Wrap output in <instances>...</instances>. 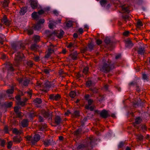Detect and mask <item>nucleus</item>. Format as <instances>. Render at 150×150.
Wrapping results in <instances>:
<instances>
[{
    "mask_svg": "<svg viewBox=\"0 0 150 150\" xmlns=\"http://www.w3.org/2000/svg\"><path fill=\"white\" fill-rule=\"evenodd\" d=\"M133 44L132 43L130 40H127L125 41V46L126 47L128 48H130L133 47Z\"/></svg>",
    "mask_w": 150,
    "mask_h": 150,
    "instance_id": "2eb2a0df",
    "label": "nucleus"
},
{
    "mask_svg": "<svg viewBox=\"0 0 150 150\" xmlns=\"http://www.w3.org/2000/svg\"><path fill=\"white\" fill-rule=\"evenodd\" d=\"M39 57L37 56L33 58V59L36 62H38L40 60Z\"/></svg>",
    "mask_w": 150,
    "mask_h": 150,
    "instance_id": "0e129e2a",
    "label": "nucleus"
},
{
    "mask_svg": "<svg viewBox=\"0 0 150 150\" xmlns=\"http://www.w3.org/2000/svg\"><path fill=\"white\" fill-rule=\"evenodd\" d=\"M13 132L14 134H19V131L16 128H14L13 130Z\"/></svg>",
    "mask_w": 150,
    "mask_h": 150,
    "instance_id": "603ef678",
    "label": "nucleus"
},
{
    "mask_svg": "<svg viewBox=\"0 0 150 150\" xmlns=\"http://www.w3.org/2000/svg\"><path fill=\"white\" fill-rule=\"evenodd\" d=\"M22 139L20 136H16L13 137V142L16 143H19L21 142Z\"/></svg>",
    "mask_w": 150,
    "mask_h": 150,
    "instance_id": "1a4fd4ad",
    "label": "nucleus"
},
{
    "mask_svg": "<svg viewBox=\"0 0 150 150\" xmlns=\"http://www.w3.org/2000/svg\"><path fill=\"white\" fill-rule=\"evenodd\" d=\"M44 116L46 118H49V119H52V115L51 113L49 112H45L43 114Z\"/></svg>",
    "mask_w": 150,
    "mask_h": 150,
    "instance_id": "aec40b11",
    "label": "nucleus"
},
{
    "mask_svg": "<svg viewBox=\"0 0 150 150\" xmlns=\"http://www.w3.org/2000/svg\"><path fill=\"white\" fill-rule=\"evenodd\" d=\"M45 22V20L43 19H40L39 21L38 22V23L40 24H42L43 23Z\"/></svg>",
    "mask_w": 150,
    "mask_h": 150,
    "instance_id": "bf43d9fd",
    "label": "nucleus"
},
{
    "mask_svg": "<svg viewBox=\"0 0 150 150\" xmlns=\"http://www.w3.org/2000/svg\"><path fill=\"white\" fill-rule=\"evenodd\" d=\"M137 52L138 54L141 55H143L145 53L144 49L143 47H139L137 50Z\"/></svg>",
    "mask_w": 150,
    "mask_h": 150,
    "instance_id": "6ab92c4d",
    "label": "nucleus"
},
{
    "mask_svg": "<svg viewBox=\"0 0 150 150\" xmlns=\"http://www.w3.org/2000/svg\"><path fill=\"white\" fill-rule=\"evenodd\" d=\"M11 53L13 54L15 52H17L14 58V65L18 67L20 64L22 60L25 58L23 54L21 51L25 49V45L21 42L17 43H13L11 44Z\"/></svg>",
    "mask_w": 150,
    "mask_h": 150,
    "instance_id": "f257e3e1",
    "label": "nucleus"
},
{
    "mask_svg": "<svg viewBox=\"0 0 150 150\" xmlns=\"http://www.w3.org/2000/svg\"><path fill=\"white\" fill-rule=\"evenodd\" d=\"M38 120L40 122H44V119L43 117L41 116H38Z\"/></svg>",
    "mask_w": 150,
    "mask_h": 150,
    "instance_id": "4d7b16f0",
    "label": "nucleus"
},
{
    "mask_svg": "<svg viewBox=\"0 0 150 150\" xmlns=\"http://www.w3.org/2000/svg\"><path fill=\"white\" fill-rule=\"evenodd\" d=\"M12 102H10L6 103V106L7 108H10L12 106Z\"/></svg>",
    "mask_w": 150,
    "mask_h": 150,
    "instance_id": "3c124183",
    "label": "nucleus"
},
{
    "mask_svg": "<svg viewBox=\"0 0 150 150\" xmlns=\"http://www.w3.org/2000/svg\"><path fill=\"white\" fill-rule=\"evenodd\" d=\"M26 64L27 66V67H31L33 66V63L32 61H28L26 62Z\"/></svg>",
    "mask_w": 150,
    "mask_h": 150,
    "instance_id": "c85d7f7f",
    "label": "nucleus"
},
{
    "mask_svg": "<svg viewBox=\"0 0 150 150\" xmlns=\"http://www.w3.org/2000/svg\"><path fill=\"white\" fill-rule=\"evenodd\" d=\"M31 1V6L33 9H36L38 7V1L36 0H30Z\"/></svg>",
    "mask_w": 150,
    "mask_h": 150,
    "instance_id": "9d476101",
    "label": "nucleus"
},
{
    "mask_svg": "<svg viewBox=\"0 0 150 150\" xmlns=\"http://www.w3.org/2000/svg\"><path fill=\"white\" fill-rule=\"evenodd\" d=\"M87 100L88 105H86L85 108L87 109L90 110L91 111H93V110L94 106H91V105L93 102V100L91 99H89Z\"/></svg>",
    "mask_w": 150,
    "mask_h": 150,
    "instance_id": "39448f33",
    "label": "nucleus"
},
{
    "mask_svg": "<svg viewBox=\"0 0 150 150\" xmlns=\"http://www.w3.org/2000/svg\"><path fill=\"white\" fill-rule=\"evenodd\" d=\"M32 18L34 19H37L39 18V15H38L37 13L35 12H33L32 14Z\"/></svg>",
    "mask_w": 150,
    "mask_h": 150,
    "instance_id": "a878e982",
    "label": "nucleus"
},
{
    "mask_svg": "<svg viewBox=\"0 0 150 150\" xmlns=\"http://www.w3.org/2000/svg\"><path fill=\"white\" fill-rule=\"evenodd\" d=\"M17 104L18 105H21L23 106L25 105V102L18 101L17 102Z\"/></svg>",
    "mask_w": 150,
    "mask_h": 150,
    "instance_id": "ea45409f",
    "label": "nucleus"
},
{
    "mask_svg": "<svg viewBox=\"0 0 150 150\" xmlns=\"http://www.w3.org/2000/svg\"><path fill=\"white\" fill-rule=\"evenodd\" d=\"M28 120L23 119L21 122L22 126L23 127H27L28 125Z\"/></svg>",
    "mask_w": 150,
    "mask_h": 150,
    "instance_id": "f3484780",
    "label": "nucleus"
},
{
    "mask_svg": "<svg viewBox=\"0 0 150 150\" xmlns=\"http://www.w3.org/2000/svg\"><path fill=\"white\" fill-rule=\"evenodd\" d=\"M51 71L50 69H45L43 70V71L46 74H48Z\"/></svg>",
    "mask_w": 150,
    "mask_h": 150,
    "instance_id": "79ce46f5",
    "label": "nucleus"
},
{
    "mask_svg": "<svg viewBox=\"0 0 150 150\" xmlns=\"http://www.w3.org/2000/svg\"><path fill=\"white\" fill-rule=\"evenodd\" d=\"M129 85L131 86L137 85V81L134 80L131 82L129 83Z\"/></svg>",
    "mask_w": 150,
    "mask_h": 150,
    "instance_id": "de8ad7c7",
    "label": "nucleus"
},
{
    "mask_svg": "<svg viewBox=\"0 0 150 150\" xmlns=\"http://www.w3.org/2000/svg\"><path fill=\"white\" fill-rule=\"evenodd\" d=\"M105 42L107 44H109L110 43V41L108 38H106L105 40Z\"/></svg>",
    "mask_w": 150,
    "mask_h": 150,
    "instance_id": "c03bdc74",
    "label": "nucleus"
},
{
    "mask_svg": "<svg viewBox=\"0 0 150 150\" xmlns=\"http://www.w3.org/2000/svg\"><path fill=\"white\" fill-rule=\"evenodd\" d=\"M137 26L138 27H140L141 26H143V24L142 22L140 20H138L136 23Z\"/></svg>",
    "mask_w": 150,
    "mask_h": 150,
    "instance_id": "7c9ffc66",
    "label": "nucleus"
},
{
    "mask_svg": "<svg viewBox=\"0 0 150 150\" xmlns=\"http://www.w3.org/2000/svg\"><path fill=\"white\" fill-rule=\"evenodd\" d=\"M106 0H102L100 1V4L102 6H105L106 4Z\"/></svg>",
    "mask_w": 150,
    "mask_h": 150,
    "instance_id": "37998d69",
    "label": "nucleus"
},
{
    "mask_svg": "<svg viewBox=\"0 0 150 150\" xmlns=\"http://www.w3.org/2000/svg\"><path fill=\"white\" fill-rule=\"evenodd\" d=\"M82 130L81 129L79 128L74 131V135L77 137H79L81 134Z\"/></svg>",
    "mask_w": 150,
    "mask_h": 150,
    "instance_id": "4be33fe9",
    "label": "nucleus"
},
{
    "mask_svg": "<svg viewBox=\"0 0 150 150\" xmlns=\"http://www.w3.org/2000/svg\"><path fill=\"white\" fill-rule=\"evenodd\" d=\"M28 34L29 35H31L33 34V31L32 29H30L27 30Z\"/></svg>",
    "mask_w": 150,
    "mask_h": 150,
    "instance_id": "8fccbe9b",
    "label": "nucleus"
},
{
    "mask_svg": "<svg viewBox=\"0 0 150 150\" xmlns=\"http://www.w3.org/2000/svg\"><path fill=\"white\" fill-rule=\"evenodd\" d=\"M0 142H1V146L2 147L4 146L6 142V141L4 140L1 139Z\"/></svg>",
    "mask_w": 150,
    "mask_h": 150,
    "instance_id": "5fc2aeb1",
    "label": "nucleus"
},
{
    "mask_svg": "<svg viewBox=\"0 0 150 150\" xmlns=\"http://www.w3.org/2000/svg\"><path fill=\"white\" fill-rule=\"evenodd\" d=\"M33 27H34V29L36 30H39L41 28V24L38 23L34 26H33Z\"/></svg>",
    "mask_w": 150,
    "mask_h": 150,
    "instance_id": "bb28decb",
    "label": "nucleus"
},
{
    "mask_svg": "<svg viewBox=\"0 0 150 150\" xmlns=\"http://www.w3.org/2000/svg\"><path fill=\"white\" fill-rule=\"evenodd\" d=\"M54 46H55L52 44H51L48 49V52L51 54L53 53L54 52L53 48L54 47Z\"/></svg>",
    "mask_w": 150,
    "mask_h": 150,
    "instance_id": "5701e85b",
    "label": "nucleus"
},
{
    "mask_svg": "<svg viewBox=\"0 0 150 150\" xmlns=\"http://www.w3.org/2000/svg\"><path fill=\"white\" fill-rule=\"evenodd\" d=\"M137 139L140 141H142L143 139V137L140 134H138L137 135Z\"/></svg>",
    "mask_w": 150,
    "mask_h": 150,
    "instance_id": "a18cd8bd",
    "label": "nucleus"
},
{
    "mask_svg": "<svg viewBox=\"0 0 150 150\" xmlns=\"http://www.w3.org/2000/svg\"><path fill=\"white\" fill-rule=\"evenodd\" d=\"M86 85L87 86H90L93 85V83L91 81H89L87 82Z\"/></svg>",
    "mask_w": 150,
    "mask_h": 150,
    "instance_id": "13d9d810",
    "label": "nucleus"
},
{
    "mask_svg": "<svg viewBox=\"0 0 150 150\" xmlns=\"http://www.w3.org/2000/svg\"><path fill=\"white\" fill-rule=\"evenodd\" d=\"M122 13H129V12L128 7L122 6L121 7Z\"/></svg>",
    "mask_w": 150,
    "mask_h": 150,
    "instance_id": "b1692460",
    "label": "nucleus"
},
{
    "mask_svg": "<svg viewBox=\"0 0 150 150\" xmlns=\"http://www.w3.org/2000/svg\"><path fill=\"white\" fill-rule=\"evenodd\" d=\"M2 22H3L5 25L9 26L10 24V21L8 20L6 16H4L2 19Z\"/></svg>",
    "mask_w": 150,
    "mask_h": 150,
    "instance_id": "4468645a",
    "label": "nucleus"
},
{
    "mask_svg": "<svg viewBox=\"0 0 150 150\" xmlns=\"http://www.w3.org/2000/svg\"><path fill=\"white\" fill-rule=\"evenodd\" d=\"M17 117L19 118H21L22 117L21 112H18L16 113Z\"/></svg>",
    "mask_w": 150,
    "mask_h": 150,
    "instance_id": "e2e57ef3",
    "label": "nucleus"
},
{
    "mask_svg": "<svg viewBox=\"0 0 150 150\" xmlns=\"http://www.w3.org/2000/svg\"><path fill=\"white\" fill-rule=\"evenodd\" d=\"M6 93L8 94H12L14 92V88L11 87V89L7 90L6 91Z\"/></svg>",
    "mask_w": 150,
    "mask_h": 150,
    "instance_id": "2f4dec72",
    "label": "nucleus"
},
{
    "mask_svg": "<svg viewBox=\"0 0 150 150\" xmlns=\"http://www.w3.org/2000/svg\"><path fill=\"white\" fill-rule=\"evenodd\" d=\"M84 147V145L83 144H79L77 147L78 149H81L83 148Z\"/></svg>",
    "mask_w": 150,
    "mask_h": 150,
    "instance_id": "052dcab7",
    "label": "nucleus"
},
{
    "mask_svg": "<svg viewBox=\"0 0 150 150\" xmlns=\"http://www.w3.org/2000/svg\"><path fill=\"white\" fill-rule=\"evenodd\" d=\"M43 143L45 147H47L48 146L54 144V142L52 140L50 139L45 140L43 141Z\"/></svg>",
    "mask_w": 150,
    "mask_h": 150,
    "instance_id": "6e6552de",
    "label": "nucleus"
},
{
    "mask_svg": "<svg viewBox=\"0 0 150 150\" xmlns=\"http://www.w3.org/2000/svg\"><path fill=\"white\" fill-rule=\"evenodd\" d=\"M142 121V119L140 117H138L135 120V122L134 123V125L136 127V124H140Z\"/></svg>",
    "mask_w": 150,
    "mask_h": 150,
    "instance_id": "393cba45",
    "label": "nucleus"
},
{
    "mask_svg": "<svg viewBox=\"0 0 150 150\" xmlns=\"http://www.w3.org/2000/svg\"><path fill=\"white\" fill-rule=\"evenodd\" d=\"M4 131L6 133H8V127L5 126L4 127Z\"/></svg>",
    "mask_w": 150,
    "mask_h": 150,
    "instance_id": "69168bd1",
    "label": "nucleus"
},
{
    "mask_svg": "<svg viewBox=\"0 0 150 150\" xmlns=\"http://www.w3.org/2000/svg\"><path fill=\"white\" fill-rule=\"evenodd\" d=\"M43 87L46 88H49L52 86V84L50 82L47 81L45 82L44 84L42 85Z\"/></svg>",
    "mask_w": 150,
    "mask_h": 150,
    "instance_id": "dca6fc26",
    "label": "nucleus"
},
{
    "mask_svg": "<svg viewBox=\"0 0 150 150\" xmlns=\"http://www.w3.org/2000/svg\"><path fill=\"white\" fill-rule=\"evenodd\" d=\"M6 67L8 70L12 71L14 70L12 64L8 62L6 64Z\"/></svg>",
    "mask_w": 150,
    "mask_h": 150,
    "instance_id": "a211bd4d",
    "label": "nucleus"
},
{
    "mask_svg": "<svg viewBox=\"0 0 150 150\" xmlns=\"http://www.w3.org/2000/svg\"><path fill=\"white\" fill-rule=\"evenodd\" d=\"M114 66L111 62H108L107 63H104L100 68V70L105 73L109 72L111 70L114 69Z\"/></svg>",
    "mask_w": 150,
    "mask_h": 150,
    "instance_id": "7ed1b4c3",
    "label": "nucleus"
},
{
    "mask_svg": "<svg viewBox=\"0 0 150 150\" xmlns=\"http://www.w3.org/2000/svg\"><path fill=\"white\" fill-rule=\"evenodd\" d=\"M29 82V80L28 79H25L23 81V85L25 86H28Z\"/></svg>",
    "mask_w": 150,
    "mask_h": 150,
    "instance_id": "e433bc0d",
    "label": "nucleus"
},
{
    "mask_svg": "<svg viewBox=\"0 0 150 150\" xmlns=\"http://www.w3.org/2000/svg\"><path fill=\"white\" fill-rule=\"evenodd\" d=\"M19 109V108L18 106L15 107L14 108V111L16 113L18 112Z\"/></svg>",
    "mask_w": 150,
    "mask_h": 150,
    "instance_id": "680f3d73",
    "label": "nucleus"
},
{
    "mask_svg": "<svg viewBox=\"0 0 150 150\" xmlns=\"http://www.w3.org/2000/svg\"><path fill=\"white\" fill-rule=\"evenodd\" d=\"M64 34V32L62 30H60V31L55 30L53 32L50 33L48 35V36L49 37H50L54 35V36H57L59 38H61L63 37Z\"/></svg>",
    "mask_w": 150,
    "mask_h": 150,
    "instance_id": "20e7f679",
    "label": "nucleus"
},
{
    "mask_svg": "<svg viewBox=\"0 0 150 150\" xmlns=\"http://www.w3.org/2000/svg\"><path fill=\"white\" fill-rule=\"evenodd\" d=\"M40 136L38 134H35L33 137L32 139V145H35L40 139Z\"/></svg>",
    "mask_w": 150,
    "mask_h": 150,
    "instance_id": "423d86ee",
    "label": "nucleus"
},
{
    "mask_svg": "<svg viewBox=\"0 0 150 150\" xmlns=\"http://www.w3.org/2000/svg\"><path fill=\"white\" fill-rule=\"evenodd\" d=\"M72 25V22L71 21H68L66 23V26L68 27H70Z\"/></svg>",
    "mask_w": 150,
    "mask_h": 150,
    "instance_id": "58836bf2",
    "label": "nucleus"
},
{
    "mask_svg": "<svg viewBox=\"0 0 150 150\" xmlns=\"http://www.w3.org/2000/svg\"><path fill=\"white\" fill-rule=\"evenodd\" d=\"M78 56V53L76 51H75L70 54L69 56L73 60H75L77 59Z\"/></svg>",
    "mask_w": 150,
    "mask_h": 150,
    "instance_id": "ddd939ff",
    "label": "nucleus"
},
{
    "mask_svg": "<svg viewBox=\"0 0 150 150\" xmlns=\"http://www.w3.org/2000/svg\"><path fill=\"white\" fill-rule=\"evenodd\" d=\"M125 142H121L118 145V148H121L123 147L125 144Z\"/></svg>",
    "mask_w": 150,
    "mask_h": 150,
    "instance_id": "a19ab883",
    "label": "nucleus"
},
{
    "mask_svg": "<svg viewBox=\"0 0 150 150\" xmlns=\"http://www.w3.org/2000/svg\"><path fill=\"white\" fill-rule=\"evenodd\" d=\"M34 102L35 103H37L38 104H40L42 103V101L40 98H37L35 99L34 100Z\"/></svg>",
    "mask_w": 150,
    "mask_h": 150,
    "instance_id": "cd10ccee",
    "label": "nucleus"
},
{
    "mask_svg": "<svg viewBox=\"0 0 150 150\" xmlns=\"http://www.w3.org/2000/svg\"><path fill=\"white\" fill-rule=\"evenodd\" d=\"M12 145V142L11 141H10L8 142L7 144V147L8 149H10Z\"/></svg>",
    "mask_w": 150,
    "mask_h": 150,
    "instance_id": "864d4df0",
    "label": "nucleus"
},
{
    "mask_svg": "<svg viewBox=\"0 0 150 150\" xmlns=\"http://www.w3.org/2000/svg\"><path fill=\"white\" fill-rule=\"evenodd\" d=\"M49 98L51 100H58L60 99V96L59 94H57L56 95L52 94L49 95Z\"/></svg>",
    "mask_w": 150,
    "mask_h": 150,
    "instance_id": "0eeeda50",
    "label": "nucleus"
},
{
    "mask_svg": "<svg viewBox=\"0 0 150 150\" xmlns=\"http://www.w3.org/2000/svg\"><path fill=\"white\" fill-rule=\"evenodd\" d=\"M36 115L35 112H31L29 113V116L30 118H32L34 117Z\"/></svg>",
    "mask_w": 150,
    "mask_h": 150,
    "instance_id": "49530a36",
    "label": "nucleus"
},
{
    "mask_svg": "<svg viewBox=\"0 0 150 150\" xmlns=\"http://www.w3.org/2000/svg\"><path fill=\"white\" fill-rule=\"evenodd\" d=\"M9 3V0H5L2 4L3 6L4 7H7L8 6Z\"/></svg>",
    "mask_w": 150,
    "mask_h": 150,
    "instance_id": "473e14b6",
    "label": "nucleus"
},
{
    "mask_svg": "<svg viewBox=\"0 0 150 150\" xmlns=\"http://www.w3.org/2000/svg\"><path fill=\"white\" fill-rule=\"evenodd\" d=\"M142 78L144 80H147L148 76L147 74L144 73L142 75Z\"/></svg>",
    "mask_w": 150,
    "mask_h": 150,
    "instance_id": "09e8293b",
    "label": "nucleus"
},
{
    "mask_svg": "<svg viewBox=\"0 0 150 150\" xmlns=\"http://www.w3.org/2000/svg\"><path fill=\"white\" fill-rule=\"evenodd\" d=\"M39 129L41 131H43L45 130L47 127V125L45 123L43 124H42L39 125Z\"/></svg>",
    "mask_w": 150,
    "mask_h": 150,
    "instance_id": "412c9836",
    "label": "nucleus"
},
{
    "mask_svg": "<svg viewBox=\"0 0 150 150\" xmlns=\"http://www.w3.org/2000/svg\"><path fill=\"white\" fill-rule=\"evenodd\" d=\"M21 14L22 15H24L26 12V8L25 7L22 8L21 9Z\"/></svg>",
    "mask_w": 150,
    "mask_h": 150,
    "instance_id": "72a5a7b5",
    "label": "nucleus"
},
{
    "mask_svg": "<svg viewBox=\"0 0 150 150\" xmlns=\"http://www.w3.org/2000/svg\"><path fill=\"white\" fill-rule=\"evenodd\" d=\"M44 13V11L42 10H41L38 12V13L40 15L43 14Z\"/></svg>",
    "mask_w": 150,
    "mask_h": 150,
    "instance_id": "774afa93",
    "label": "nucleus"
},
{
    "mask_svg": "<svg viewBox=\"0 0 150 150\" xmlns=\"http://www.w3.org/2000/svg\"><path fill=\"white\" fill-rule=\"evenodd\" d=\"M85 144V150H91L95 144L96 140L93 136L88 138Z\"/></svg>",
    "mask_w": 150,
    "mask_h": 150,
    "instance_id": "f03ea898",
    "label": "nucleus"
},
{
    "mask_svg": "<svg viewBox=\"0 0 150 150\" xmlns=\"http://www.w3.org/2000/svg\"><path fill=\"white\" fill-rule=\"evenodd\" d=\"M54 122L57 125H60L62 122V120L61 117L58 116H56L54 119Z\"/></svg>",
    "mask_w": 150,
    "mask_h": 150,
    "instance_id": "9b49d317",
    "label": "nucleus"
},
{
    "mask_svg": "<svg viewBox=\"0 0 150 150\" xmlns=\"http://www.w3.org/2000/svg\"><path fill=\"white\" fill-rule=\"evenodd\" d=\"M100 115L102 117L104 118H106L110 116L108 111L105 110H103L100 113Z\"/></svg>",
    "mask_w": 150,
    "mask_h": 150,
    "instance_id": "f8f14e48",
    "label": "nucleus"
},
{
    "mask_svg": "<svg viewBox=\"0 0 150 150\" xmlns=\"http://www.w3.org/2000/svg\"><path fill=\"white\" fill-rule=\"evenodd\" d=\"M40 37L38 35H36L34 37V42H38L40 40Z\"/></svg>",
    "mask_w": 150,
    "mask_h": 150,
    "instance_id": "4c0bfd02",
    "label": "nucleus"
},
{
    "mask_svg": "<svg viewBox=\"0 0 150 150\" xmlns=\"http://www.w3.org/2000/svg\"><path fill=\"white\" fill-rule=\"evenodd\" d=\"M93 45L91 43L89 44L88 45V48L91 50H92L93 49Z\"/></svg>",
    "mask_w": 150,
    "mask_h": 150,
    "instance_id": "338daca9",
    "label": "nucleus"
},
{
    "mask_svg": "<svg viewBox=\"0 0 150 150\" xmlns=\"http://www.w3.org/2000/svg\"><path fill=\"white\" fill-rule=\"evenodd\" d=\"M37 45L36 44L32 45L31 46V48L32 50H35L36 48Z\"/></svg>",
    "mask_w": 150,
    "mask_h": 150,
    "instance_id": "6e6d98bb",
    "label": "nucleus"
},
{
    "mask_svg": "<svg viewBox=\"0 0 150 150\" xmlns=\"http://www.w3.org/2000/svg\"><path fill=\"white\" fill-rule=\"evenodd\" d=\"M70 96L72 98H74L76 96V93L74 91H72L69 94Z\"/></svg>",
    "mask_w": 150,
    "mask_h": 150,
    "instance_id": "c756f323",
    "label": "nucleus"
},
{
    "mask_svg": "<svg viewBox=\"0 0 150 150\" xmlns=\"http://www.w3.org/2000/svg\"><path fill=\"white\" fill-rule=\"evenodd\" d=\"M122 17L125 22H127V20H129V17L127 15L123 16H122Z\"/></svg>",
    "mask_w": 150,
    "mask_h": 150,
    "instance_id": "f704fd0d",
    "label": "nucleus"
},
{
    "mask_svg": "<svg viewBox=\"0 0 150 150\" xmlns=\"http://www.w3.org/2000/svg\"><path fill=\"white\" fill-rule=\"evenodd\" d=\"M76 44L75 42L72 43V42H70L69 45H67V47L69 48L74 47L76 46Z\"/></svg>",
    "mask_w": 150,
    "mask_h": 150,
    "instance_id": "c9c22d12",
    "label": "nucleus"
}]
</instances>
